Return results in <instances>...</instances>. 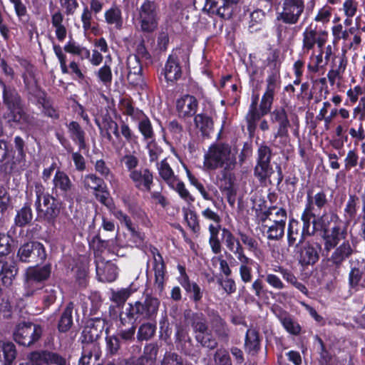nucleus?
Here are the masks:
<instances>
[{
    "label": "nucleus",
    "mask_w": 365,
    "mask_h": 365,
    "mask_svg": "<svg viewBox=\"0 0 365 365\" xmlns=\"http://www.w3.org/2000/svg\"><path fill=\"white\" fill-rule=\"evenodd\" d=\"M16 355V346L12 342L0 341V362L3 365H11Z\"/></svg>",
    "instance_id": "a878e982"
},
{
    "label": "nucleus",
    "mask_w": 365,
    "mask_h": 365,
    "mask_svg": "<svg viewBox=\"0 0 365 365\" xmlns=\"http://www.w3.org/2000/svg\"><path fill=\"white\" fill-rule=\"evenodd\" d=\"M259 348L258 333L256 330H247L245 338V349L250 354H255Z\"/></svg>",
    "instance_id": "4c0bfd02"
},
{
    "label": "nucleus",
    "mask_w": 365,
    "mask_h": 365,
    "mask_svg": "<svg viewBox=\"0 0 365 365\" xmlns=\"http://www.w3.org/2000/svg\"><path fill=\"white\" fill-rule=\"evenodd\" d=\"M284 328L287 332L293 335H297L301 331L299 324L289 317H284L281 319Z\"/></svg>",
    "instance_id": "603ef678"
},
{
    "label": "nucleus",
    "mask_w": 365,
    "mask_h": 365,
    "mask_svg": "<svg viewBox=\"0 0 365 365\" xmlns=\"http://www.w3.org/2000/svg\"><path fill=\"white\" fill-rule=\"evenodd\" d=\"M184 211V217L185 221L187 222L188 226L194 231L196 232L198 228V221L196 214L190 210H183Z\"/></svg>",
    "instance_id": "13d9d810"
},
{
    "label": "nucleus",
    "mask_w": 365,
    "mask_h": 365,
    "mask_svg": "<svg viewBox=\"0 0 365 365\" xmlns=\"http://www.w3.org/2000/svg\"><path fill=\"white\" fill-rule=\"evenodd\" d=\"M138 127L145 138L150 139L153 138V131L150 121L148 119L145 118L140 120Z\"/></svg>",
    "instance_id": "0e129e2a"
},
{
    "label": "nucleus",
    "mask_w": 365,
    "mask_h": 365,
    "mask_svg": "<svg viewBox=\"0 0 365 365\" xmlns=\"http://www.w3.org/2000/svg\"><path fill=\"white\" fill-rule=\"evenodd\" d=\"M54 188L60 190L66 196L73 187L68 176L63 171L58 170L53 178Z\"/></svg>",
    "instance_id": "c85d7f7f"
},
{
    "label": "nucleus",
    "mask_w": 365,
    "mask_h": 365,
    "mask_svg": "<svg viewBox=\"0 0 365 365\" xmlns=\"http://www.w3.org/2000/svg\"><path fill=\"white\" fill-rule=\"evenodd\" d=\"M278 19L285 24H296L304 10L303 0H282L279 4Z\"/></svg>",
    "instance_id": "0eeeda50"
},
{
    "label": "nucleus",
    "mask_w": 365,
    "mask_h": 365,
    "mask_svg": "<svg viewBox=\"0 0 365 365\" xmlns=\"http://www.w3.org/2000/svg\"><path fill=\"white\" fill-rule=\"evenodd\" d=\"M81 20L83 24V29L85 33H87L89 31H93L96 29L95 26L92 25L93 16L91 11H90L87 6H85L83 9Z\"/></svg>",
    "instance_id": "09e8293b"
},
{
    "label": "nucleus",
    "mask_w": 365,
    "mask_h": 365,
    "mask_svg": "<svg viewBox=\"0 0 365 365\" xmlns=\"http://www.w3.org/2000/svg\"><path fill=\"white\" fill-rule=\"evenodd\" d=\"M153 269L155 272V283L158 287H161L164 282L165 264L163 257L160 255L157 254L153 256Z\"/></svg>",
    "instance_id": "58836bf2"
},
{
    "label": "nucleus",
    "mask_w": 365,
    "mask_h": 365,
    "mask_svg": "<svg viewBox=\"0 0 365 365\" xmlns=\"http://www.w3.org/2000/svg\"><path fill=\"white\" fill-rule=\"evenodd\" d=\"M128 306L126 309L128 316L136 319H152L157 315L160 301L156 297L147 295L143 302H135L128 304Z\"/></svg>",
    "instance_id": "39448f33"
},
{
    "label": "nucleus",
    "mask_w": 365,
    "mask_h": 365,
    "mask_svg": "<svg viewBox=\"0 0 365 365\" xmlns=\"http://www.w3.org/2000/svg\"><path fill=\"white\" fill-rule=\"evenodd\" d=\"M127 66L128 69V80L130 83L137 86L143 81L142 68L138 58L135 55H130L127 59Z\"/></svg>",
    "instance_id": "a211bd4d"
},
{
    "label": "nucleus",
    "mask_w": 365,
    "mask_h": 365,
    "mask_svg": "<svg viewBox=\"0 0 365 365\" xmlns=\"http://www.w3.org/2000/svg\"><path fill=\"white\" fill-rule=\"evenodd\" d=\"M180 284L185 289L187 293L192 294L190 298L195 302H198L202 299V292L200 287L195 282H191L188 277H184V278L180 280Z\"/></svg>",
    "instance_id": "e433bc0d"
},
{
    "label": "nucleus",
    "mask_w": 365,
    "mask_h": 365,
    "mask_svg": "<svg viewBox=\"0 0 365 365\" xmlns=\"http://www.w3.org/2000/svg\"><path fill=\"white\" fill-rule=\"evenodd\" d=\"M300 225L297 220L294 219H291L289 220L288 232H287V239L289 246H293L296 244L297 241L299 240V242H302L303 237L307 235H304L302 232L299 233Z\"/></svg>",
    "instance_id": "473e14b6"
},
{
    "label": "nucleus",
    "mask_w": 365,
    "mask_h": 365,
    "mask_svg": "<svg viewBox=\"0 0 365 365\" xmlns=\"http://www.w3.org/2000/svg\"><path fill=\"white\" fill-rule=\"evenodd\" d=\"M51 274V266L46 264L43 267H30L26 272V283L28 286L34 282H39L48 278Z\"/></svg>",
    "instance_id": "aec40b11"
},
{
    "label": "nucleus",
    "mask_w": 365,
    "mask_h": 365,
    "mask_svg": "<svg viewBox=\"0 0 365 365\" xmlns=\"http://www.w3.org/2000/svg\"><path fill=\"white\" fill-rule=\"evenodd\" d=\"M2 86L4 101L9 110L8 113L9 120L20 122L24 118V112L18 93L14 90L7 88L4 83H2Z\"/></svg>",
    "instance_id": "9b49d317"
},
{
    "label": "nucleus",
    "mask_w": 365,
    "mask_h": 365,
    "mask_svg": "<svg viewBox=\"0 0 365 365\" xmlns=\"http://www.w3.org/2000/svg\"><path fill=\"white\" fill-rule=\"evenodd\" d=\"M171 189L175 190L182 199L188 203L194 202V197L190 195V192L186 189L185 184L178 178L175 180L173 185L169 186Z\"/></svg>",
    "instance_id": "c03bdc74"
},
{
    "label": "nucleus",
    "mask_w": 365,
    "mask_h": 365,
    "mask_svg": "<svg viewBox=\"0 0 365 365\" xmlns=\"http://www.w3.org/2000/svg\"><path fill=\"white\" fill-rule=\"evenodd\" d=\"M99 80L105 85L110 84L112 81V72L109 66L104 65L98 71Z\"/></svg>",
    "instance_id": "052dcab7"
},
{
    "label": "nucleus",
    "mask_w": 365,
    "mask_h": 365,
    "mask_svg": "<svg viewBox=\"0 0 365 365\" xmlns=\"http://www.w3.org/2000/svg\"><path fill=\"white\" fill-rule=\"evenodd\" d=\"M44 364L64 365L65 359L56 353L35 351L28 356L26 361L21 362L19 365H43Z\"/></svg>",
    "instance_id": "ddd939ff"
},
{
    "label": "nucleus",
    "mask_w": 365,
    "mask_h": 365,
    "mask_svg": "<svg viewBox=\"0 0 365 365\" xmlns=\"http://www.w3.org/2000/svg\"><path fill=\"white\" fill-rule=\"evenodd\" d=\"M196 339L203 346L207 347L210 349L215 348L217 346L216 340L208 331L205 332V334H197L196 335Z\"/></svg>",
    "instance_id": "5fc2aeb1"
},
{
    "label": "nucleus",
    "mask_w": 365,
    "mask_h": 365,
    "mask_svg": "<svg viewBox=\"0 0 365 365\" xmlns=\"http://www.w3.org/2000/svg\"><path fill=\"white\" fill-rule=\"evenodd\" d=\"M347 60L344 53L335 56L332 61L331 68L343 73L346 69Z\"/></svg>",
    "instance_id": "680f3d73"
},
{
    "label": "nucleus",
    "mask_w": 365,
    "mask_h": 365,
    "mask_svg": "<svg viewBox=\"0 0 365 365\" xmlns=\"http://www.w3.org/2000/svg\"><path fill=\"white\" fill-rule=\"evenodd\" d=\"M266 91L262 97L259 104V110H257V105L258 101V96H252V103L250 110L247 115L249 129L255 126V123L259 120L261 117L267 114L271 109L274 95L279 87V76L277 73L269 75L267 78Z\"/></svg>",
    "instance_id": "f257e3e1"
},
{
    "label": "nucleus",
    "mask_w": 365,
    "mask_h": 365,
    "mask_svg": "<svg viewBox=\"0 0 365 365\" xmlns=\"http://www.w3.org/2000/svg\"><path fill=\"white\" fill-rule=\"evenodd\" d=\"M83 185L85 189L91 190L94 192L101 190V188H103V186H105L103 180L94 174L85 175L83 178Z\"/></svg>",
    "instance_id": "ea45409f"
},
{
    "label": "nucleus",
    "mask_w": 365,
    "mask_h": 365,
    "mask_svg": "<svg viewBox=\"0 0 365 365\" xmlns=\"http://www.w3.org/2000/svg\"><path fill=\"white\" fill-rule=\"evenodd\" d=\"M32 219L31 210L28 206L23 207L15 217V222L17 225L23 227L31 222Z\"/></svg>",
    "instance_id": "a18cd8bd"
},
{
    "label": "nucleus",
    "mask_w": 365,
    "mask_h": 365,
    "mask_svg": "<svg viewBox=\"0 0 365 365\" xmlns=\"http://www.w3.org/2000/svg\"><path fill=\"white\" fill-rule=\"evenodd\" d=\"M240 265L239 272L241 280L245 283H248L252 279V266L255 264L253 259L247 257L245 255L237 256Z\"/></svg>",
    "instance_id": "cd10ccee"
},
{
    "label": "nucleus",
    "mask_w": 365,
    "mask_h": 365,
    "mask_svg": "<svg viewBox=\"0 0 365 365\" xmlns=\"http://www.w3.org/2000/svg\"><path fill=\"white\" fill-rule=\"evenodd\" d=\"M155 329V325L151 323L142 324L138 331V338L140 340H148L154 335Z\"/></svg>",
    "instance_id": "8fccbe9b"
},
{
    "label": "nucleus",
    "mask_w": 365,
    "mask_h": 365,
    "mask_svg": "<svg viewBox=\"0 0 365 365\" xmlns=\"http://www.w3.org/2000/svg\"><path fill=\"white\" fill-rule=\"evenodd\" d=\"M95 169L96 172L100 173L105 178L109 179L110 182L115 180L113 175L110 173V169L106 166L103 160H97L95 164Z\"/></svg>",
    "instance_id": "bf43d9fd"
},
{
    "label": "nucleus",
    "mask_w": 365,
    "mask_h": 365,
    "mask_svg": "<svg viewBox=\"0 0 365 365\" xmlns=\"http://www.w3.org/2000/svg\"><path fill=\"white\" fill-rule=\"evenodd\" d=\"M72 323V309L70 307H67L60 319L58 330L61 332L67 331L71 328Z\"/></svg>",
    "instance_id": "de8ad7c7"
},
{
    "label": "nucleus",
    "mask_w": 365,
    "mask_h": 365,
    "mask_svg": "<svg viewBox=\"0 0 365 365\" xmlns=\"http://www.w3.org/2000/svg\"><path fill=\"white\" fill-rule=\"evenodd\" d=\"M222 239L227 249L233 252L237 257L245 255L240 241L235 238L233 234L228 229H222Z\"/></svg>",
    "instance_id": "bb28decb"
},
{
    "label": "nucleus",
    "mask_w": 365,
    "mask_h": 365,
    "mask_svg": "<svg viewBox=\"0 0 365 365\" xmlns=\"http://www.w3.org/2000/svg\"><path fill=\"white\" fill-rule=\"evenodd\" d=\"M138 20L143 31L152 32L158 27V16L153 2L145 1L138 9Z\"/></svg>",
    "instance_id": "6e6552de"
},
{
    "label": "nucleus",
    "mask_w": 365,
    "mask_h": 365,
    "mask_svg": "<svg viewBox=\"0 0 365 365\" xmlns=\"http://www.w3.org/2000/svg\"><path fill=\"white\" fill-rule=\"evenodd\" d=\"M302 51L308 53L311 50L314 51V46L319 50L323 48L328 39V32L325 31H317L312 26L305 29L302 34Z\"/></svg>",
    "instance_id": "9d476101"
},
{
    "label": "nucleus",
    "mask_w": 365,
    "mask_h": 365,
    "mask_svg": "<svg viewBox=\"0 0 365 365\" xmlns=\"http://www.w3.org/2000/svg\"><path fill=\"white\" fill-rule=\"evenodd\" d=\"M57 288L55 286H46L40 292V295L46 306H49L56 300Z\"/></svg>",
    "instance_id": "49530a36"
},
{
    "label": "nucleus",
    "mask_w": 365,
    "mask_h": 365,
    "mask_svg": "<svg viewBox=\"0 0 365 365\" xmlns=\"http://www.w3.org/2000/svg\"><path fill=\"white\" fill-rule=\"evenodd\" d=\"M239 0H207L205 9L211 14L217 15L222 18H230L232 14V6Z\"/></svg>",
    "instance_id": "4468645a"
},
{
    "label": "nucleus",
    "mask_w": 365,
    "mask_h": 365,
    "mask_svg": "<svg viewBox=\"0 0 365 365\" xmlns=\"http://www.w3.org/2000/svg\"><path fill=\"white\" fill-rule=\"evenodd\" d=\"M259 221L267 233L268 239L279 240L283 237L286 225L285 222H269L267 220H261Z\"/></svg>",
    "instance_id": "b1692460"
},
{
    "label": "nucleus",
    "mask_w": 365,
    "mask_h": 365,
    "mask_svg": "<svg viewBox=\"0 0 365 365\" xmlns=\"http://www.w3.org/2000/svg\"><path fill=\"white\" fill-rule=\"evenodd\" d=\"M303 221L302 233L304 235H312L317 230L324 232L331 227V224L336 222V217L334 215L324 214L322 217L316 219L313 212V201L308 197V203L302 215Z\"/></svg>",
    "instance_id": "7ed1b4c3"
},
{
    "label": "nucleus",
    "mask_w": 365,
    "mask_h": 365,
    "mask_svg": "<svg viewBox=\"0 0 365 365\" xmlns=\"http://www.w3.org/2000/svg\"><path fill=\"white\" fill-rule=\"evenodd\" d=\"M96 274L99 280L102 282H112L117 278L118 271L115 265L110 261L104 262L103 259L96 257Z\"/></svg>",
    "instance_id": "dca6fc26"
},
{
    "label": "nucleus",
    "mask_w": 365,
    "mask_h": 365,
    "mask_svg": "<svg viewBox=\"0 0 365 365\" xmlns=\"http://www.w3.org/2000/svg\"><path fill=\"white\" fill-rule=\"evenodd\" d=\"M68 128L71 139L78 144L80 149H83L86 147L84 139L85 133L79 124L75 121H72L68 125Z\"/></svg>",
    "instance_id": "c9c22d12"
},
{
    "label": "nucleus",
    "mask_w": 365,
    "mask_h": 365,
    "mask_svg": "<svg viewBox=\"0 0 365 365\" xmlns=\"http://www.w3.org/2000/svg\"><path fill=\"white\" fill-rule=\"evenodd\" d=\"M321 246L317 242L309 243L300 252L299 262L302 264H313L319 259Z\"/></svg>",
    "instance_id": "412c9836"
},
{
    "label": "nucleus",
    "mask_w": 365,
    "mask_h": 365,
    "mask_svg": "<svg viewBox=\"0 0 365 365\" xmlns=\"http://www.w3.org/2000/svg\"><path fill=\"white\" fill-rule=\"evenodd\" d=\"M32 255H34V242H27L20 247L18 250V257L21 262H29V258Z\"/></svg>",
    "instance_id": "3c124183"
},
{
    "label": "nucleus",
    "mask_w": 365,
    "mask_h": 365,
    "mask_svg": "<svg viewBox=\"0 0 365 365\" xmlns=\"http://www.w3.org/2000/svg\"><path fill=\"white\" fill-rule=\"evenodd\" d=\"M271 151L267 146H260L258 149L257 163L255 168V176L261 183H266L273 173L270 166Z\"/></svg>",
    "instance_id": "1a4fd4ad"
},
{
    "label": "nucleus",
    "mask_w": 365,
    "mask_h": 365,
    "mask_svg": "<svg viewBox=\"0 0 365 365\" xmlns=\"http://www.w3.org/2000/svg\"><path fill=\"white\" fill-rule=\"evenodd\" d=\"M42 335V328L37 324L24 322L16 326L14 339L18 344L29 346L37 341Z\"/></svg>",
    "instance_id": "423d86ee"
},
{
    "label": "nucleus",
    "mask_w": 365,
    "mask_h": 365,
    "mask_svg": "<svg viewBox=\"0 0 365 365\" xmlns=\"http://www.w3.org/2000/svg\"><path fill=\"white\" fill-rule=\"evenodd\" d=\"M63 15L60 11L53 13L51 16V24L55 29V34L59 41H63L67 34V30L63 24Z\"/></svg>",
    "instance_id": "2f4dec72"
},
{
    "label": "nucleus",
    "mask_w": 365,
    "mask_h": 365,
    "mask_svg": "<svg viewBox=\"0 0 365 365\" xmlns=\"http://www.w3.org/2000/svg\"><path fill=\"white\" fill-rule=\"evenodd\" d=\"M323 48L317 51V53L315 51H313L312 55L309 57L307 68L309 71L312 73L319 72L321 69H323L327 65L328 61L323 60Z\"/></svg>",
    "instance_id": "72a5a7b5"
},
{
    "label": "nucleus",
    "mask_w": 365,
    "mask_h": 365,
    "mask_svg": "<svg viewBox=\"0 0 365 365\" xmlns=\"http://www.w3.org/2000/svg\"><path fill=\"white\" fill-rule=\"evenodd\" d=\"M271 122L276 125L277 129L274 133V138H280L282 144H286L288 141L289 133L288 128L290 123L287 114L284 108L275 109L271 113Z\"/></svg>",
    "instance_id": "f8f14e48"
},
{
    "label": "nucleus",
    "mask_w": 365,
    "mask_h": 365,
    "mask_svg": "<svg viewBox=\"0 0 365 365\" xmlns=\"http://www.w3.org/2000/svg\"><path fill=\"white\" fill-rule=\"evenodd\" d=\"M198 107V101L191 95H184L176 101V109L179 116L182 118L193 116Z\"/></svg>",
    "instance_id": "2eb2a0df"
},
{
    "label": "nucleus",
    "mask_w": 365,
    "mask_h": 365,
    "mask_svg": "<svg viewBox=\"0 0 365 365\" xmlns=\"http://www.w3.org/2000/svg\"><path fill=\"white\" fill-rule=\"evenodd\" d=\"M129 177L135 187L139 190L150 191L153 181L152 173L147 168L131 170Z\"/></svg>",
    "instance_id": "f3484780"
},
{
    "label": "nucleus",
    "mask_w": 365,
    "mask_h": 365,
    "mask_svg": "<svg viewBox=\"0 0 365 365\" xmlns=\"http://www.w3.org/2000/svg\"><path fill=\"white\" fill-rule=\"evenodd\" d=\"M215 361L219 365H231L230 356L226 350H217L215 356Z\"/></svg>",
    "instance_id": "338daca9"
},
{
    "label": "nucleus",
    "mask_w": 365,
    "mask_h": 365,
    "mask_svg": "<svg viewBox=\"0 0 365 365\" xmlns=\"http://www.w3.org/2000/svg\"><path fill=\"white\" fill-rule=\"evenodd\" d=\"M195 125L202 131L210 129L212 126V120L210 117L204 114H198L194 118Z\"/></svg>",
    "instance_id": "864d4df0"
},
{
    "label": "nucleus",
    "mask_w": 365,
    "mask_h": 365,
    "mask_svg": "<svg viewBox=\"0 0 365 365\" xmlns=\"http://www.w3.org/2000/svg\"><path fill=\"white\" fill-rule=\"evenodd\" d=\"M18 269L13 262H5L0 259V276L1 277L2 284L9 287L12 284Z\"/></svg>",
    "instance_id": "393cba45"
},
{
    "label": "nucleus",
    "mask_w": 365,
    "mask_h": 365,
    "mask_svg": "<svg viewBox=\"0 0 365 365\" xmlns=\"http://www.w3.org/2000/svg\"><path fill=\"white\" fill-rule=\"evenodd\" d=\"M162 365H182V362L177 354L168 353L165 354Z\"/></svg>",
    "instance_id": "774afa93"
},
{
    "label": "nucleus",
    "mask_w": 365,
    "mask_h": 365,
    "mask_svg": "<svg viewBox=\"0 0 365 365\" xmlns=\"http://www.w3.org/2000/svg\"><path fill=\"white\" fill-rule=\"evenodd\" d=\"M101 351L96 343L86 344L83 348L82 356L78 365H95V362L99 359Z\"/></svg>",
    "instance_id": "5701e85b"
},
{
    "label": "nucleus",
    "mask_w": 365,
    "mask_h": 365,
    "mask_svg": "<svg viewBox=\"0 0 365 365\" xmlns=\"http://www.w3.org/2000/svg\"><path fill=\"white\" fill-rule=\"evenodd\" d=\"M98 334L99 331L96 327H95L93 321H90L83 329V341L86 343V344L93 343V340L98 337Z\"/></svg>",
    "instance_id": "37998d69"
},
{
    "label": "nucleus",
    "mask_w": 365,
    "mask_h": 365,
    "mask_svg": "<svg viewBox=\"0 0 365 365\" xmlns=\"http://www.w3.org/2000/svg\"><path fill=\"white\" fill-rule=\"evenodd\" d=\"M357 197L354 195H351L346 202L344 209L346 217L349 219L353 218L356 212Z\"/></svg>",
    "instance_id": "4d7b16f0"
},
{
    "label": "nucleus",
    "mask_w": 365,
    "mask_h": 365,
    "mask_svg": "<svg viewBox=\"0 0 365 365\" xmlns=\"http://www.w3.org/2000/svg\"><path fill=\"white\" fill-rule=\"evenodd\" d=\"M163 74L168 83H174L180 78L181 68L176 57L169 56L163 69Z\"/></svg>",
    "instance_id": "4be33fe9"
},
{
    "label": "nucleus",
    "mask_w": 365,
    "mask_h": 365,
    "mask_svg": "<svg viewBox=\"0 0 365 365\" xmlns=\"http://www.w3.org/2000/svg\"><path fill=\"white\" fill-rule=\"evenodd\" d=\"M267 220L269 222H285L287 220V212L283 208H272L267 212L259 217V220Z\"/></svg>",
    "instance_id": "a19ab883"
},
{
    "label": "nucleus",
    "mask_w": 365,
    "mask_h": 365,
    "mask_svg": "<svg viewBox=\"0 0 365 365\" xmlns=\"http://www.w3.org/2000/svg\"><path fill=\"white\" fill-rule=\"evenodd\" d=\"M35 192V208L38 218L48 223H53L60 212L56 200L48 193H45L42 185H36Z\"/></svg>",
    "instance_id": "20e7f679"
},
{
    "label": "nucleus",
    "mask_w": 365,
    "mask_h": 365,
    "mask_svg": "<svg viewBox=\"0 0 365 365\" xmlns=\"http://www.w3.org/2000/svg\"><path fill=\"white\" fill-rule=\"evenodd\" d=\"M342 10L347 18H352L357 12L358 2L356 0H345Z\"/></svg>",
    "instance_id": "6e6d98bb"
},
{
    "label": "nucleus",
    "mask_w": 365,
    "mask_h": 365,
    "mask_svg": "<svg viewBox=\"0 0 365 365\" xmlns=\"http://www.w3.org/2000/svg\"><path fill=\"white\" fill-rule=\"evenodd\" d=\"M64 50L68 53L79 56L82 60L89 58L91 54L90 51L87 48L73 40H70L67 42L64 46Z\"/></svg>",
    "instance_id": "f704fd0d"
},
{
    "label": "nucleus",
    "mask_w": 365,
    "mask_h": 365,
    "mask_svg": "<svg viewBox=\"0 0 365 365\" xmlns=\"http://www.w3.org/2000/svg\"><path fill=\"white\" fill-rule=\"evenodd\" d=\"M157 170L160 177L166 182L168 186L173 185V182L178 178L174 174V172L166 159L158 163Z\"/></svg>",
    "instance_id": "c756f323"
},
{
    "label": "nucleus",
    "mask_w": 365,
    "mask_h": 365,
    "mask_svg": "<svg viewBox=\"0 0 365 365\" xmlns=\"http://www.w3.org/2000/svg\"><path fill=\"white\" fill-rule=\"evenodd\" d=\"M323 238L324 240V248L327 251H330L335 247L339 242L344 238V232L341 230L338 223L331 225L330 230L323 232Z\"/></svg>",
    "instance_id": "6ab92c4d"
},
{
    "label": "nucleus",
    "mask_w": 365,
    "mask_h": 365,
    "mask_svg": "<svg viewBox=\"0 0 365 365\" xmlns=\"http://www.w3.org/2000/svg\"><path fill=\"white\" fill-rule=\"evenodd\" d=\"M236 164V152L227 144L212 145L204 156V168L207 170H216L223 168L232 170Z\"/></svg>",
    "instance_id": "f03ea898"
},
{
    "label": "nucleus",
    "mask_w": 365,
    "mask_h": 365,
    "mask_svg": "<svg viewBox=\"0 0 365 365\" xmlns=\"http://www.w3.org/2000/svg\"><path fill=\"white\" fill-rule=\"evenodd\" d=\"M130 294L131 291L130 288L121 289L112 293V299L118 304L124 303Z\"/></svg>",
    "instance_id": "69168bd1"
},
{
    "label": "nucleus",
    "mask_w": 365,
    "mask_h": 365,
    "mask_svg": "<svg viewBox=\"0 0 365 365\" xmlns=\"http://www.w3.org/2000/svg\"><path fill=\"white\" fill-rule=\"evenodd\" d=\"M352 252V249L348 242H343L331 255V260L334 264H340Z\"/></svg>",
    "instance_id": "79ce46f5"
},
{
    "label": "nucleus",
    "mask_w": 365,
    "mask_h": 365,
    "mask_svg": "<svg viewBox=\"0 0 365 365\" xmlns=\"http://www.w3.org/2000/svg\"><path fill=\"white\" fill-rule=\"evenodd\" d=\"M106 22L112 25L117 29H120L123 26L122 12L117 6H112L109 9L106 10L104 14Z\"/></svg>",
    "instance_id": "7c9ffc66"
},
{
    "label": "nucleus",
    "mask_w": 365,
    "mask_h": 365,
    "mask_svg": "<svg viewBox=\"0 0 365 365\" xmlns=\"http://www.w3.org/2000/svg\"><path fill=\"white\" fill-rule=\"evenodd\" d=\"M364 93L365 86L357 85L355 86L354 88H349L346 92V95L350 102L354 103L358 101L359 97L363 95Z\"/></svg>",
    "instance_id": "e2e57ef3"
}]
</instances>
